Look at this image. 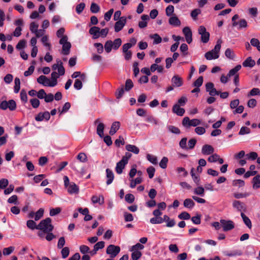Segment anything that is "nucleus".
Wrapping results in <instances>:
<instances>
[{
    "instance_id": "nucleus-63",
    "label": "nucleus",
    "mask_w": 260,
    "mask_h": 260,
    "mask_svg": "<svg viewBox=\"0 0 260 260\" xmlns=\"http://www.w3.org/2000/svg\"><path fill=\"white\" fill-rule=\"evenodd\" d=\"M190 216L189 213L186 212H183L178 215V218L180 219H189Z\"/></svg>"
},
{
    "instance_id": "nucleus-21",
    "label": "nucleus",
    "mask_w": 260,
    "mask_h": 260,
    "mask_svg": "<svg viewBox=\"0 0 260 260\" xmlns=\"http://www.w3.org/2000/svg\"><path fill=\"white\" fill-rule=\"evenodd\" d=\"M255 64V61L251 57H247L242 63L244 67L252 68Z\"/></svg>"
},
{
    "instance_id": "nucleus-58",
    "label": "nucleus",
    "mask_w": 260,
    "mask_h": 260,
    "mask_svg": "<svg viewBox=\"0 0 260 260\" xmlns=\"http://www.w3.org/2000/svg\"><path fill=\"white\" fill-rule=\"evenodd\" d=\"M39 25L35 22L30 24L29 29L32 33H34L38 29Z\"/></svg>"
},
{
    "instance_id": "nucleus-35",
    "label": "nucleus",
    "mask_w": 260,
    "mask_h": 260,
    "mask_svg": "<svg viewBox=\"0 0 260 260\" xmlns=\"http://www.w3.org/2000/svg\"><path fill=\"white\" fill-rule=\"evenodd\" d=\"M131 251H132V258L133 260H138L142 256L141 252L139 250L136 249L133 250V249H132Z\"/></svg>"
},
{
    "instance_id": "nucleus-17",
    "label": "nucleus",
    "mask_w": 260,
    "mask_h": 260,
    "mask_svg": "<svg viewBox=\"0 0 260 260\" xmlns=\"http://www.w3.org/2000/svg\"><path fill=\"white\" fill-rule=\"evenodd\" d=\"M106 178L107 179V181H106V184L107 185H110L112 183V182L113 181V179L114 178V173L112 172V171L109 169H107L106 170Z\"/></svg>"
},
{
    "instance_id": "nucleus-7",
    "label": "nucleus",
    "mask_w": 260,
    "mask_h": 260,
    "mask_svg": "<svg viewBox=\"0 0 260 260\" xmlns=\"http://www.w3.org/2000/svg\"><path fill=\"white\" fill-rule=\"evenodd\" d=\"M220 223L223 227L224 231H229L233 229L235 227V224L233 221L231 220H226L224 219H221Z\"/></svg>"
},
{
    "instance_id": "nucleus-52",
    "label": "nucleus",
    "mask_w": 260,
    "mask_h": 260,
    "mask_svg": "<svg viewBox=\"0 0 260 260\" xmlns=\"http://www.w3.org/2000/svg\"><path fill=\"white\" fill-rule=\"evenodd\" d=\"M20 99L24 103L27 102V95L26 92L24 89H22L20 92Z\"/></svg>"
},
{
    "instance_id": "nucleus-59",
    "label": "nucleus",
    "mask_w": 260,
    "mask_h": 260,
    "mask_svg": "<svg viewBox=\"0 0 260 260\" xmlns=\"http://www.w3.org/2000/svg\"><path fill=\"white\" fill-rule=\"evenodd\" d=\"M246 155L248 159L252 160L256 159L258 156L257 153L255 152H251L247 154Z\"/></svg>"
},
{
    "instance_id": "nucleus-51",
    "label": "nucleus",
    "mask_w": 260,
    "mask_h": 260,
    "mask_svg": "<svg viewBox=\"0 0 260 260\" xmlns=\"http://www.w3.org/2000/svg\"><path fill=\"white\" fill-rule=\"evenodd\" d=\"M16 108V104L13 100H9L8 102V108L11 111L14 110Z\"/></svg>"
},
{
    "instance_id": "nucleus-34",
    "label": "nucleus",
    "mask_w": 260,
    "mask_h": 260,
    "mask_svg": "<svg viewBox=\"0 0 260 260\" xmlns=\"http://www.w3.org/2000/svg\"><path fill=\"white\" fill-rule=\"evenodd\" d=\"M169 23L174 26H179L181 22L176 16H172L169 19Z\"/></svg>"
},
{
    "instance_id": "nucleus-36",
    "label": "nucleus",
    "mask_w": 260,
    "mask_h": 260,
    "mask_svg": "<svg viewBox=\"0 0 260 260\" xmlns=\"http://www.w3.org/2000/svg\"><path fill=\"white\" fill-rule=\"evenodd\" d=\"M77 159L81 162H86L87 161V156L84 152H80L77 156Z\"/></svg>"
},
{
    "instance_id": "nucleus-2",
    "label": "nucleus",
    "mask_w": 260,
    "mask_h": 260,
    "mask_svg": "<svg viewBox=\"0 0 260 260\" xmlns=\"http://www.w3.org/2000/svg\"><path fill=\"white\" fill-rule=\"evenodd\" d=\"M50 218H46L42 220L37 226L36 229L43 231L44 233L51 232L53 229V226L51 224Z\"/></svg>"
},
{
    "instance_id": "nucleus-44",
    "label": "nucleus",
    "mask_w": 260,
    "mask_h": 260,
    "mask_svg": "<svg viewBox=\"0 0 260 260\" xmlns=\"http://www.w3.org/2000/svg\"><path fill=\"white\" fill-rule=\"evenodd\" d=\"M82 80L81 79H76L74 84V88L77 90H80L82 88Z\"/></svg>"
},
{
    "instance_id": "nucleus-1",
    "label": "nucleus",
    "mask_w": 260,
    "mask_h": 260,
    "mask_svg": "<svg viewBox=\"0 0 260 260\" xmlns=\"http://www.w3.org/2000/svg\"><path fill=\"white\" fill-rule=\"evenodd\" d=\"M221 43V40H217L214 48L205 53V57L207 60L215 59L219 57Z\"/></svg>"
},
{
    "instance_id": "nucleus-6",
    "label": "nucleus",
    "mask_w": 260,
    "mask_h": 260,
    "mask_svg": "<svg viewBox=\"0 0 260 260\" xmlns=\"http://www.w3.org/2000/svg\"><path fill=\"white\" fill-rule=\"evenodd\" d=\"M126 23V17L124 16L121 17L119 20L115 24L114 30L116 32H119L123 28Z\"/></svg>"
},
{
    "instance_id": "nucleus-5",
    "label": "nucleus",
    "mask_w": 260,
    "mask_h": 260,
    "mask_svg": "<svg viewBox=\"0 0 260 260\" xmlns=\"http://www.w3.org/2000/svg\"><path fill=\"white\" fill-rule=\"evenodd\" d=\"M198 33L201 35V41L205 44L208 42L210 38V33L208 32L205 26L202 25L198 28Z\"/></svg>"
},
{
    "instance_id": "nucleus-13",
    "label": "nucleus",
    "mask_w": 260,
    "mask_h": 260,
    "mask_svg": "<svg viewBox=\"0 0 260 260\" xmlns=\"http://www.w3.org/2000/svg\"><path fill=\"white\" fill-rule=\"evenodd\" d=\"M182 125L186 128L195 126V119L190 120L188 117H185L182 121Z\"/></svg>"
},
{
    "instance_id": "nucleus-62",
    "label": "nucleus",
    "mask_w": 260,
    "mask_h": 260,
    "mask_svg": "<svg viewBox=\"0 0 260 260\" xmlns=\"http://www.w3.org/2000/svg\"><path fill=\"white\" fill-rule=\"evenodd\" d=\"M125 201L128 203H132L135 200V197L133 194L128 193L125 196Z\"/></svg>"
},
{
    "instance_id": "nucleus-23",
    "label": "nucleus",
    "mask_w": 260,
    "mask_h": 260,
    "mask_svg": "<svg viewBox=\"0 0 260 260\" xmlns=\"http://www.w3.org/2000/svg\"><path fill=\"white\" fill-rule=\"evenodd\" d=\"M253 188L257 189L260 187V176L257 175L252 179Z\"/></svg>"
},
{
    "instance_id": "nucleus-12",
    "label": "nucleus",
    "mask_w": 260,
    "mask_h": 260,
    "mask_svg": "<svg viewBox=\"0 0 260 260\" xmlns=\"http://www.w3.org/2000/svg\"><path fill=\"white\" fill-rule=\"evenodd\" d=\"M94 124L97 125L96 127V133L100 137H104V129L105 128L104 124L102 122H99V119H97L94 121Z\"/></svg>"
},
{
    "instance_id": "nucleus-18",
    "label": "nucleus",
    "mask_w": 260,
    "mask_h": 260,
    "mask_svg": "<svg viewBox=\"0 0 260 260\" xmlns=\"http://www.w3.org/2000/svg\"><path fill=\"white\" fill-rule=\"evenodd\" d=\"M142 21H139L138 23L139 27L140 28H143L147 26V21L149 19V17L147 15H143L141 17Z\"/></svg>"
},
{
    "instance_id": "nucleus-43",
    "label": "nucleus",
    "mask_w": 260,
    "mask_h": 260,
    "mask_svg": "<svg viewBox=\"0 0 260 260\" xmlns=\"http://www.w3.org/2000/svg\"><path fill=\"white\" fill-rule=\"evenodd\" d=\"M250 195V193L249 192H245V193L236 192V193H234L233 194L234 197L237 199L246 198V197L249 196Z\"/></svg>"
},
{
    "instance_id": "nucleus-15",
    "label": "nucleus",
    "mask_w": 260,
    "mask_h": 260,
    "mask_svg": "<svg viewBox=\"0 0 260 260\" xmlns=\"http://www.w3.org/2000/svg\"><path fill=\"white\" fill-rule=\"evenodd\" d=\"M67 190L70 194H77L79 192V187L75 183L72 182L69 185Z\"/></svg>"
},
{
    "instance_id": "nucleus-42",
    "label": "nucleus",
    "mask_w": 260,
    "mask_h": 260,
    "mask_svg": "<svg viewBox=\"0 0 260 260\" xmlns=\"http://www.w3.org/2000/svg\"><path fill=\"white\" fill-rule=\"evenodd\" d=\"M184 206L187 208H192L194 206V203L190 199H185L183 203Z\"/></svg>"
},
{
    "instance_id": "nucleus-9",
    "label": "nucleus",
    "mask_w": 260,
    "mask_h": 260,
    "mask_svg": "<svg viewBox=\"0 0 260 260\" xmlns=\"http://www.w3.org/2000/svg\"><path fill=\"white\" fill-rule=\"evenodd\" d=\"M233 207L241 213L246 210L245 204L238 200H234L233 202Z\"/></svg>"
},
{
    "instance_id": "nucleus-41",
    "label": "nucleus",
    "mask_w": 260,
    "mask_h": 260,
    "mask_svg": "<svg viewBox=\"0 0 260 260\" xmlns=\"http://www.w3.org/2000/svg\"><path fill=\"white\" fill-rule=\"evenodd\" d=\"M14 92L17 93L19 92L20 88V81L19 78L16 77L15 79Z\"/></svg>"
},
{
    "instance_id": "nucleus-50",
    "label": "nucleus",
    "mask_w": 260,
    "mask_h": 260,
    "mask_svg": "<svg viewBox=\"0 0 260 260\" xmlns=\"http://www.w3.org/2000/svg\"><path fill=\"white\" fill-rule=\"evenodd\" d=\"M44 210L42 208H40L38 210L35 214V220H38L43 215Z\"/></svg>"
},
{
    "instance_id": "nucleus-20",
    "label": "nucleus",
    "mask_w": 260,
    "mask_h": 260,
    "mask_svg": "<svg viewBox=\"0 0 260 260\" xmlns=\"http://www.w3.org/2000/svg\"><path fill=\"white\" fill-rule=\"evenodd\" d=\"M120 126V123L119 121L114 122L111 127L109 131V134L111 136L114 135L117 131L119 129Z\"/></svg>"
},
{
    "instance_id": "nucleus-39",
    "label": "nucleus",
    "mask_w": 260,
    "mask_h": 260,
    "mask_svg": "<svg viewBox=\"0 0 260 260\" xmlns=\"http://www.w3.org/2000/svg\"><path fill=\"white\" fill-rule=\"evenodd\" d=\"M255 95H260V89L258 88H252L247 94L248 97Z\"/></svg>"
},
{
    "instance_id": "nucleus-48",
    "label": "nucleus",
    "mask_w": 260,
    "mask_h": 260,
    "mask_svg": "<svg viewBox=\"0 0 260 260\" xmlns=\"http://www.w3.org/2000/svg\"><path fill=\"white\" fill-rule=\"evenodd\" d=\"M219 159V155L217 153L212 154L208 158V161L210 162H215Z\"/></svg>"
},
{
    "instance_id": "nucleus-49",
    "label": "nucleus",
    "mask_w": 260,
    "mask_h": 260,
    "mask_svg": "<svg viewBox=\"0 0 260 260\" xmlns=\"http://www.w3.org/2000/svg\"><path fill=\"white\" fill-rule=\"evenodd\" d=\"M146 157L147 159L153 165H156L157 164V157L155 156L148 154Z\"/></svg>"
},
{
    "instance_id": "nucleus-32",
    "label": "nucleus",
    "mask_w": 260,
    "mask_h": 260,
    "mask_svg": "<svg viewBox=\"0 0 260 260\" xmlns=\"http://www.w3.org/2000/svg\"><path fill=\"white\" fill-rule=\"evenodd\" d=\"M105 246V242L104 241H100L97 242L93 247V251L94 253H92V254H96L97 251H98L99 249H102Z\"/></svg>"
},
{
    "instance_id": "nucleus-54",
    "label": "nucleus",
    "mask_w": 260,
    "mask_h": 260,
    "mask_svg": "<svg viewBox=\"0 0 260 260\" xmlns=\"http://www.w3.org/2000/svg\"><path fill=\"white\" fill-rule=\"evenodd\" d=\"M85 7V4L84 3H81L76 6V11L77 13L80 14L82 13Z\"/></svg>"
},
{
    "instance_id": "nucleus-57",
    "label": "nucleus",
    "mask_w": 260,
    "mask_h": 260,
    "mask_svg": "<svg viewBox=\"0 0 260 260\" xmlns=\"http://www.w3.org/2000/svg\"><path fill=\"white\" fill-rule=\"evenodd\" d=\"M233 185L234 186H238L239 187H241L244 186L245 182L242 180L236 179V180H234L233 181Z\"/></svg>"
},
{
    "instance_id": "nucleus-33",
    "label": "nucleus",
    "mask_w": 260,
    "mask_h": 260,
    "mask_svg": "<svg viewBox=\"0 0 260 260\" xmlns=\"http://www.w3.org/2000/svg\"><path fill=\"white\" fill-rule=\"evenodd\" d=\"M207 162L205 159L202 158L199 160V166L196 168V172L201 173L202 172V167L206 165Z\"/></svg>"
},
{
    "instance_id": "nucleus-46",
    "label": "nucleus",
    "mask_w": 260,
    "mask_h": 260,
    "mask_svg": "<svg viewBox=\"0 0 260 260\" xmlns=\"http://www.w3.org/2000/svg\"><path fill=\"white\" fill-rule=\"evenodd\" d=\"M69 253H70V249H69V247H65L62 248V250L61 251V254L62 257L63 258H67L69 256Z\"/></svg>"
},
{
    "instance_id": "nucleus-24",
    "label": "nucleus",
    "mask_w": 260,
    "mask_h": 260,
    "mask_svg": "<svg viewBox=\"0 0 260 260\" xmlns=\"http://www.w3.org/2000/svg\"><path fill=\"white\" fill-rule=\"evenodd\" d=\"M125 149L129 152H132L134 154H137L139 153V149L135 145L128 144L125 146Z\"/></svg>"
},
{
    "instance_id": "nucleus-64",
    "label": "nucleus",
    "mask_w": 260,
    "mask_h": 260,
    "mask_svg": "<svg viewBox=\"0 0 260 260\" xmlns=\"http://www.w3.org/2000/svg\"><path fill=\"white\" fill-rule=\"evenodd\" d=\"M113 9H111L105 14L104 18L107 21H108L110 20L112 15L113 13Z\"/></svg>"
},
{
    "instance_id": "nucleus-55",
    "label": "nucleus",
    "mask_w": 260,
    "mask_h": 260,
    "mask_svg": "<svg viewBox=\"0 0 260 260\" xmlns=\"http://www.w3.org/2000/svg\"><path fill=\"white\" fill-rule=\"evenodd\" d=\"M168 159L167 157H163L159 162V166L162 169H166L167 167Z\"/></svg>"
},
{
    "instance_id": "nucleus-61",
    "label": "nucleus",
    "mask_w": 260,
    "mask_h": 260,
    "mask_svg": "<svg viewBox=\"0 0 260 260\" xmlns=\"http://www.w3.org/2000/svg\"><path fill=\"white\" fill-rule=\"evenodd\" d=\"M133 86H134V85H133V81L131 79L126 80V81L125 82V90H126V91L129 90L131 89L132 88Z\"/></svg>"
},
{
    "instance_id": "nucleus-3",
    "label": "nucleus",
    "mask_w": 260,
    "mask_h": 260,
    "mask_svg": "<svg viewBox=\"0 0 260 260\" xmlns=\"http://www.w3.org/2000/svg\"><path fill=\"white\" fill-rule=\"evenodd\" d=\"M59 44L62 45V53L66 55L69 54L71 44L68 41V37L67 36H64L61 38L59 40Z\"/></svg>"
},
{
    "instance_id": "nucleus-27",
    "label": "nucleus",
    "mask_w": 260,
    "mask_h": 260,
    "mask_svg": "<svg viewBox=\"0 0 260 260\" xmlns=\"http://www.w3.org/2000/svg\"><path fill=\"white\" fill-rule=\"evenodd\" d=\"M91 201L93 204L98 203L100 205H102L104 203V198L103 196H100L99 197L93 196L91 198Z\"/></svg>"
},
{
    "instance_id": "nucleus-38",
    "label": "nucleus",
    "mask_w": 260,
    "mask_h": 260,
    "mask_svg": "<svg viewBox=\"0 0 260 260\" xmlns=\"http://www.w3.org/2000/svg\"><path fill=\"white\" fill-rule=\"evenodd\" d=\"M225 55L227 58L230 59H233L235 56L234 51L230 48L226 49L225 51Z\"/></svg>"
},
{
    "instance_id": "nucleus-53",
    "label": "nucleus",
    "mask_w": 260,
    "mask_h": 260,
    "mask_svg": "<svg viewBox=\"0 0 260 260\" xmlns=\"http://www.w3.org/2000/svg\"><path fill=\"white\" fill-rule=\"evenodd\" d=\"M30 103L34 108H37L39 107L40 102L37 98H33L30 100Z\"/></svg>"
},
{
    "instance_id": "nucleus-10",
    "label": "nucleus",
    "mask_w": 260,
    "mask_h": 260,
    "mask_svg": "<svg viewBox=\"0 0 260 260\" xmlns=\"http://www.w3.org/2000/svg\"><path fill=\"white\" fill-rule=\"evenodd\" d=\"M37 82L45 86L53 87L50 80L45 76L41 75L37 78Z\"/></svg>"
},
{
    "instance_id": "nucleus-37",
    "label": "nucleus",
    "mask_w": 260,
    "mask_h": 260,
    "mask_svg": "<svg viewBox=\"0 0 260 260\" xmlns=\"http://www.w3.org/2000/svg\"><path fill=\"white\" fill-rule=\"evenodd\" d=\"M104 48L107 53H110L113 48V42L110 40L106 41L105 44Z\"/></svg>"
},
{
    "instance_id": "nucleus-25",
    "label": "nucleus",
    "mask_w": 260,
    "mask_h": 260,
    "mask_svg": "<svg viewBox=\"0 0 260 260\" xmlns=\"http://www.w3.org/2000/svg\"><path fill=\"white\" fill-rule=\"evenodd\" d=\"M241 216L243 219L244 223L249 229H251L252 224L250 219L243 213H241Z\"/></svg>"
},
{
    "instance_id": "nucleus-14",
    "label": "nucleus",
    "mask_w": 260,
    "mask_h": 260,
    "mask_svg": "<svg viewBox=\"0 0 260 260\" xmlns=\"http://www.w3.org/2000/svg\"><path fill=\"white\" fill-rule=\"evenodd\" d=\"M172 111L178 116H182L185 113V110L181 108L179 104H175L172 108Z\"/></svg>"
},
{
    "instance_id": "nucleus-31",
    "label": "nucleus",
    "mask_w": 260,
    "mask_h": 260,
    "mask_svg": "<svg viewBox=\"0 0 260 260\" xmlns=\"http://www.w3.org/2000/svg\"><path fill=\"white\" fill-rule=\"evenodd\" d=\"M149 37L151 39H153V43L154 44H158L161 42L162 39L157 34L150 35Z\"/></svg>"
},
{
    "instance_id": "nucleus-47",
    "label": "nucleus",
    "mask_w": 260,
    "mask_h": 260,
    "mask_svg": "<svg viewBox=\"0 0 260 260\" xmlns=\"http://www.w3.org/2000/svg\"><path fill=\"white\" fill-rule=\"evenodd\" d=\"M122 41L121 39H116L113 42V48L115 50H117L121 46Z\"/></svg>"
},
{
    "instance_id": "nucleus-29",
    "label": "nucleus",
    "mask_w": 260,
    "mask_h": 260,
    "mask_svg": "<svg viewBox=\"0 0 260 260\" xmlns=\"http://www.w3.org/2000/svg\"><path fill=\"white\" fill-rule=\"evenodd\" d=\"M241 69V66L240 64L237 65L233 69L230 70L229 73L227 74L229 77L233 76H236L237 73Z\"/></svg>"
},
{
    "instance_id": "nucleus-8",
    "label": "nucleus",
    "mask_w": 260,
    "mask_h": 260,
    "mask_svg": "<svg viewBox=\"0 0 260 260\" xmlns=\"http://www.w3.org/2000/svg\"><path fill=\"white\" fill-rule=\"evenodd\" d=\"M173 86L175 87H179L183 84V79L179 75H174L171 79Z\"/></svg>"
},
{
    "instance_id": "nucleus-26",
    "label": "nucleus",
    "mask_w": 260,
    "mask_h": 260,
    "mask_svg": "<svg viewBox=\"0 0 260 260\" xmlns=\"http://www.w3.org/2000/svg\"><path fill=\"white\" fill-rule=\"evenodd\" d=\"M237 26L238 29L246 28L248 26L247 22L245 19H241L237 22Z\"/></svg>"
},
{
    "instance_id": "nucleus-4",
    "label": "nucleus",
    "mask_w": 260,
    "mask_h": 260,
    "mask_svg": "<svg viewBox=\"0 0 260 260\" xmlns=\"http://www.w3.org/2000/svg\"><path fill=\"white\" fill-rule=\"evenodd\" d=\"M120 251V247L113 244L109 245L106 249V253L109 255L110 257L111 258L115 257L119 253Z\"/></svg>"
},
{
    "instance_id": "nucleus-60",
    "label": "nucleus",
    "mask_w": 260,
    "mask_h": 260,
    "mask_svg": "<svg viewBox=\"0 0 260 260\" xmlns=\"http://www.w3.org/2000/svg\"><path fill=\"white\" fill-rule=\"evenodd\" d=\"M174 11V7L172 5H169L166 9V15L168 16H171Z\"/></svg>"
},
{
    "instance_id": "nucleus-22",
    "label": "nucleus",
    "mask_w": 260,
    "mask_h": 260,
    "mask_svg": "<svg viewBox=\"0 0 260 260\" xmlns=\"http://www.w3.org/2000/svg\"><path fill=\"white\" fill-rule=\"evenodd\" d=\"M100 28L96 26H93L89 29V32L90 34L93 35V39H97L100 37Z\"/></svg>"
},
{
    "instance_id": "nucleus-19",
    "label": "nucleus",
    "mask_w": 260,
    "mask_h": 260,
    "mask_svg": "<svg viewBox=\"0 0 260 260\" xmlns=\"http://www.w3.org/2000/svg\"><path fill=\"white\" fill-rule=\"evenodd\" d=\"M126 162L122 161L121 159L120 161L118 162L116 164V166L115 168V171L116 173L118 174H120L122 173L123 169L124 168L125 166L127 164Z\"/></svg>"
},
{
    "instance_id": "nucleus-11",
    "label": "nucleus",
    "mask_w": 260,
    "mask_h": 260,
    "mask_svg": "<svg viewBox=\"0 0 260 260\" xmlns=\"http://www.w3.org/2000/svg\"><path fill=\"white\" fill-rule=\"evenodd\" d=\"M183 33L185 37L186 41L190 44L192 42V32L189 27H185L183 29Z\"/></svg>"
},
{
    "instance_id": "nucleus-30",
    "label": "nucleus",
    "mask_w": 260,
    "mask_h": 260,
    "mask_svg": "<svg viewBox=\"0 0 260 260\" xmlns=\"http://www.w3.org/2000/svg\"><path fill=\"white\" fill-rule=\"evenodd\" d=\"M59 77L58 74L56 72H53L51 73V85H52L53 87L55 86L57 84V79Z\"/></svg>"
},
{
    "instance_id": "nucleus-40",
    "label": "nucleus",
    "mask_w": 260,
    "mask_h": 260,
    "mask_svg": "<svg viewBox=\"0 0 260 260\" xmlns=\"http://www.w3.org/2000/svg\"><path fill=\"white\" fill-rule=\"evenodd\" d=\"M145 121L155 125L158 124L157 120L150 115H146Z\"/></svg>"
},
{
    "instance_id": "nucleus-45",
    "label": "nucleus",
    "mask_w": 260,
    "mask_h": 260,
    "mask_svg": "<svg viewBox=\"0 0 260 260\" xmlns=\"http://www.w3.org/2000/svg\"><path fill=\"white\" fill-rule=\"evenodd\" d=\"M100 7L98 5L94 3H92L90 6V11L92 13H97L99 12Z\"/></svg>"
},
{
    "instance_id": "nucleus-16",
    "label": "nucleus",
    "mask_w": 260,
    "mask_h": 260,
    "mask_svg": "<svg viewBox=\"0 0 260 260\" xmlns=\"http://www.w3.org/2000/svg\"><path fill=\"white\" fill-rule=\"evenodd\" d=\"M214 151L213 147L208 144L204 145L202 149V153L204 155L212 154Z\"/></svg>"
},
{
    "instance_id": "nucleus-56",
    "label": "nucleus",
    "mask_w": 260,
    "mask_h": 260,
    "mask_svg": "<svg viewBox=\"0 0 260 260\" xmlns=\"http://www.w3.org/2000/svg\"><path fill=\"white\" fill-rule=\"evenodd\" d=\"M250 133V129L249 128L246 127V126H242L239 132V135H244L245 134H248Z\"/></svg>"
},
{
    "instance_id": "nucleus-28",
    "label": "nucleus",
    "mask_w": 260,
    "mask_h": 260,
    "mask_svg": "<svg viewBox=\"0 0 260 260\" xmlns=\"http://www.w3.org/2000/svg\"><path fill=\"white\" fill-rule=\"evenodd\" d=\"M72 78H77L78 77H80V79L82 80L83 82L86 81V76L84 73L81 74L80 72H75L71 75Z\"/></svg>"
}]
</instances>
